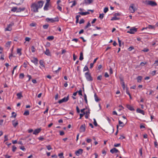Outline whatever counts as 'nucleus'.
I'll return each instance as SVG.
<instances>
[{
    "label": "nucleus",
    "instance_id": "nucleus-38",
    "mask_svg": "<svg viewBox=\"0 0 158 158\" xmlns=\"http://www.w3.org/2000/svg\"><path fill=\"white\" fill-rule=\"evenodd\" d=\"M118 122H119V125H120V126L122 127L124 126V124L122 122H121L120 120H119Z\"/></svg>",
    "mask_w": 158,
    "mask_h": 158
},
{
    "label": "nucleus",
    "instance_id": "nucleus-4",
    "mask_svg": "<svg viewBox=\"0 0 158 158\" xmlns=\"http://www.w3.org/2000/svg\"><path fill=\"white\" fill-rule=\"evenodd\" d=\"M85 77L88 81H90L93 80V78L89 72L85 73Z\"/></svg>",
    "mask_w": 158,
    "mask_h": 158
},
{
    "label": "nucleus",
    "instance_id": "nucleus-44",
    "mask_svg": "<svg viewBox=\"0 0 158 158\" xmlns=\"http://www.w3.org/2000/svg\"><path fill=\"white\" fill-rule=\"evenodd\" d=\"M119 107L120 108L118 110L119 111H120L121 110H122L124 109V108L121 105H119Z\"/></svg>",
    "mask_w": 158,
    "mask_h": 158
},
{
    "label": "nucleus",
    "instance_id": "nucleus-10",
    "mask_svg": "<svg viewBox=\"0 0 158 158\" xmlns=\"http://www.w3.org/2000/svg\"><path fill=\"white\" fill-rule=\"evenodd\" d=\"M85 124L81 125L80 127V131L81 132H84L85 130Z\"/></svg>",
    "mask_w": 158,
    "mask_h": 158
},
{
    "label": "nucleus",
    "instance_id": "nucleus-51",
    "mask_svg": "<svg viewBox=\"0 0 158 158\" xmlns=\"http://www.w3.org/2000/svg\"><path fill=\"white\" fill-rule=\"evenodd\" d=\"M154 64L156 66H157L158 65V60H156Z\"/></svg>",
    "mask_w": 158,
    "mask_h": 158
},
{
    "label": "nucleus",
    "instance_id": "nucleus-61",
    "mask_svg": "<svg viewBox=\"0 0 158 158\" xmlns=\"http://www.w3.org/2000/svg\"><path fill=\"white\" fill-rule=\"evenodd\" d=\"M76 110L77 112L78 113H79L80 112L78 106L76 107Z\"/></svg>",
    "mask_w": 158,
    "mask_h": 158
},
{
    "label": "nucleus",
    "instance_id": "nucleus-24",
    "mask_svg": "<svg viewBox=\"0 0 158 158\" xmlns=\"http://www.w3.org/2000/svg\"><path fill=\"white\" fill-rule=\"evenodd\" d=\"M17 8L16 7H12L11 9V11L13 12H17Z\"/></svg>",
    "mask_w": 158,
    "mask_h": 158
},
{
    "label": "nucleus",
    "instance_id": "nucleus-45",
    "mask_svg": "<svg viewBox=\"0 0 158 158\" xmlns=\"http://www.w3.org/2000/svg\"><path fill=\"white\" fill-rule=\"evenodd\" d=\"M104 17V14H101L99 15V18L101 19H102Z\"/></svg>",
    "mask_w": 158,
    "mask_h": 158
},
{
    "label": "nucleus",
    "instance_id": "nucleus-13",
    "mask_svg": "<svg viewBox=\"0 0 158 158\" xmlns=\"http://www.w3.org/2000/svg\"><path fill=\"white\" fill-rule=\"evenodd\" d=\"M110 152L112 153H117V152H119L118 150L115 148H114L110 150Z\"/></svg>",
    "mask_w": 158,
    "mask_h": 158
},
{
    "label": "nucleus",
    "instance_id": "nucleus-41",
    "mask_svg": "<svg viewBox=\"0 0 158 158\" xmlns=\"http://www.w3.org/2000/svg\"><path fill=\"white\" fill-rule=\"evenodd\" d=\"M46 148L48 150H50L52 149V148L50 145H47L46 146Z\"/></svg>",
    "mask_w": 158,
    "mask_h": 158
},
{
    "label": "nucleus",
    "instance_id": "nucleus-37",
    "mask_svg": "<svg viewBox=\"0 0 158 158\" xmlns=\"http://www.w3.org/2000/svg\"><path fill=\"white\" fill-rule=\"evenodd\" d=\"M24 75L23 73H20L19 76V78L20 79H23L24 77Z\"/></svg>",
    "mask_w": 158,
    "mask_h": 158
},
{
    "label": "nucleus",
    "instance_id": "nucleus-58",
    "mask_svg": "<svg viewBox=\"0 0 158 158\" xmlns=\"http://www.w3.org/2000/svg\"><path fill=\"white\" fill-rule=\"evenodd\" d=\"M20 149L23 151L26 150V149L24 146H22L20 147Z\"/></svg>",
    "mask_w": 158,
    "mask_h": 158
},
{
    "label": "nucleus",
    "instance_id": "nucleus-63",
    "mask_svg": "<svg viewBox=\"0 0 158 158\" xmlns=\"http://www.w3.org/2000/svg\"><path fill=\"white\" fill-rule=\"evenodd\" d=\"M64 132L63 131H60V135H64Z\"/></svg>",
    "mask_w": 158,
    "mask_h": 158
},
{
    "label": "nucleus",
    "instance_id": "nucleus-50",
    "mask_svg": "<svg viewBox=\"0 0 158 158\" xmlns=\"http://www.w3.org/2000/svg\"><path fill=\"white\" fill-rule=\"evenodd\" d=\"M108 10V9L107 7H105L104 9V12L105 13L107 12Z\"/></svg>",
    "mask_w": 158,
    "mask_h": 158
},
{
    "label": "nucleus",
    "instance_id": "nucleus-16",
    "mask_svg": "<svg viewBox=\"0 0 158 158\" xmlns=\"http://www.w3.org/2000/svg\"><path fill=\"white\" fill-rule=\"evenodd\" d=\"M136 112L137 113L141 114L143 115H144L145 113L144 111L143 110H141L139 108H138L136 110Z\"/></svg>",
    "mask_w": 158,
    "mask_h": 158
},
{
    "label": "nucleus",
    "instance_id": "nucleus-18",
    "mask_svg": "<svg viewBox=\"0 0 158 158\" xmlns=\"http://www.w3.org/2000/svg\"><path fill=\"white\" fill-rule=\"evenodd\" d=\"M40 131L41 129H36L34 131L33 134L37 135Z\"/></svg>",
    "mask_w": 158,
    "mask_h": 158
},
{
    "label": "nucleus",
    "instance_id": "nucleus-31",
    "mask_svg": "<svg viewBox=\"0 0 158 158\" xmlns=\"http://www.w3.org/2000/svg\"><path fill=\"white\" fill-rule=\"evenodd\" d=\"M11 43V42L10 41H8L7 42L6 44V46L8 47H9Z\"/></svg>",
    "mask_w": 158,
    "mask_h": 158
},
{
    "label": "nucleus",
    "instance_id": "nucleus-19",
    "mask_svg": "<svg viewBox=\"0 0 158 158\" xmlns=\"http://www.w3.org/2000/svg\"><path fill=\"white\" fill-rule=\"evenodd\" d=\"M78 13L82 15H85L89 14V13L88 11H87L86 12H79Z\"/></svg>",
    "mask_w": 158,
    "mask_h": 158
},
{
    "label": "nucleus",
    "instance_id": "nucleus-59",
    "mask_svg": "<svg viewBox=\"0 0 158 158\" xmlns=\"http://www.w3.org/2000/svg\"><path fill=\"white\" fill-rule=\"evenodd\" d=\"M102 78V76L101 75L97 77V79L98 80H101Z\"/></svg>",
    "mask_w": 158,
    "mask_h": 158
},
{
    "label": "nucleus",
    "instance_id": "nucleus-17",
    "mask_svg": "<svg viewBox=\"0 0 158 158\" xmlns=\"http://www.w3.org/2000/svg\"><path fill=\"white\" fill-rule=\"evenodd\" d=\"M49 2H46V3L45 4L44 8V10H48V7H49Z\"/></svg>",
    "mask_w": 158,
    "mask_h": 158
},
{
    "label": "nucleus",
    "instance_id": "nucleus-46",
    "mask_svg": "<svg viewBox=\"0 0 158 158\" xmlns=\"http://www.w3.org/2000/svg\"><path fill=\"white\" fill-rule=\"evenodd\" d=\"M84 99L85 100V102L87 103V96L85 94L84 95Z\"/></svg>",
    "mask_w": 158,
    "mask_h": 158
},
{
    "label": "nucleus",
    "instance_id": "nucleus-57",
    "mask_svg": "<svg viewBox=\"0 0 158 158\" xmlns=\"http://www.w3.org/2000/svg\"><path fill=\"white\" fill-rule=\"evenodd\" d=\"M92 141V139H86V141L88 143H90Z\"/></svg>",
    "mask_w": 158,
    "mask_h": 158
},
{
    "label": "nucleus",
    "instance_id": "nucleus-60",
    "mask_svg": "<svg viewBox=\"0 0 158 158\" xmlns=\"http://www.w3.org/2000/svg\"><path fill=\"white\" fill-rule=\"evenodd\" d=\"M4 139H5L4 141H7V140H8V138L7 137V136L6 135H5V136H4Z\"/></svg>",
    "mask_w": 158,
    "mask_h": 158
},
{
    "label": "nucleus",
    "instance_id": "nucleus-23",
    "mask_svg": "<svg viewBox=\"0 0 158 158\" xmlns=\"http://www.w3.org/2000/svg\"><path fill=\"white\" fill-rule=\"evenodd\" d=\"M90 112L89 111H86L85 113V118H86L87 119L89 116Z\"/></svg>",
    "mask_w": 158,
    "mask_h": 158
},
{
    "label": "nucleus",
    "instance_id": "nucleus-40",
    "mask_svg": "<svg viewBox=\"0 0 158 158\" xmlns=\"http://www.w3.org/2000/svg\"><path fill=\"white\" fill-rule=\"evenodd\" d=\"M58 156L60 157V158H64L63 154V153H61L58 154Z\"/></svg>",
    "mask_w": 158,
    "mask_h": 158
},
{
    "label": "nucleus",
    "instance_id": "nucleus-34",
    "mask_svg": "<svg viewBox=\"0 0 158 158\" xmlns=\"http://www.w3.org/2000/svg\"><path fill=\"white\" fill-rule=\"evenodd\" d=\"M147 28L153 29L155 28V26L151 25H149L147 27Z\"/></svg>",
    "mask_w": 158,
    "mask_h": 158
},
{
    "label": "nucleus",
    "instance_id": "nucleus-54",
    "mask_svg": "<svg viewBox=\"0 0 158 158\" xmlns=\"http://www.w3.org/2000/svg\"><path fill=\"white\" fill-rule=\"evenodd\" d=\"M84 21H84V19H82L80 20L79 23L80 24H81L84 23Z\"/></svg>",
    "mask_w": 158,
    "mask_h": 158
},
{
    "label": "nucleus",
    "instance_id": "nucleus-35",
    "mask_svg": "<svg viewBox=\"0 0 158 158\" xmlns=\"http://www.w3.org/2000/svg\"><path fill=\"white\" fill-rule=\"evenodd\" d=\"M71 2H73V4H72V6H71V7H72L73 6H75L77 4L76 2L75 1H73L70 2V3H71Z\"/></svg>",
    "mask_w": 158,
    "mask_h": 158
},
{
    "label": "nucleus",
    "instance_id": "nucleus-64",
    "mask_svg": "<svg viewBox=\"0 0 158 158\" xmlns=\"http://www.w3.org/2000/svg\"><path fill=\"white\" fill-rule=\"evenodd\" d=\"M48 107H47L46 109V110L44 112V114H45L47 113H48Z\"/></svg>",
    "mask_w": 158,
    "mask_h": 158
},
{
    "label": "nucleus",
    "instance_id": "nucleus-49",
    "mask_svg": "<svg viewBox=\"0 0 158 158\" xmlns=\"http://www.w3.org/2000/svg\"><path fill=\"white\" fill-rule=\"evenodd\" d=\"M90 26H91V24H90V23L89 22L87 23V25L85 27V28H87L88 27H90Z\"/></svg>",
    "mask_w": 158,
    "mask_h": 158
},
{
    "label": "nucleus",
    "instance_id": "nucleus-11",
    "mask_svg": "<svg viewBox=\"0 0 158 158\" xmlns=\"http://www.w3.org/2000/svg\"><path fill=\"white\" fill-rule=\"evenodd\" d=\"M83 150L81 149H79L75 152V154L77 156H79L83 152Z\"/></svg>",
    "mask_w": 158,
    "mask_h": 158
},
{
    "label": "nucleus",
    "instance_id": "nucleus-42",
    "mask_svg": "<svg viewBox=\"0 0 158 158\" xmlns=\"http://www.w3.org/2000/svg\"><path fill=\"white\" fill-rule=\"evenodd\" d=\"M16 149H17V148L16 147H15V146H12V151L13 152H15L16 150Z\"/></svg>",
    "mask_w": 158,
    "mask_h": 158
},
{
    "label": "nucleus",
    "instance_id": "nucleus-47",
    "mask_svg": "<svg viewBox=\"0 0 158 158\" xmlns=\"http://www.w3.org/2000/svg\"><path fill=\"white\" fill-rule=\"evenodd\" d=\"M48 27V24H45L43 26V27L44 29H47Z\"/></svg>",
    "mask_w": 158,
    "mask_h": 158
},
{
    "label": "nucleus",
    "instance_id": "nucleus-43",
    "mask_svg": "<svg viewBox=\"0 0 158 158\" xmlns=\"http://www.w3.org/2000/svg\"><path fill=\"white\" fill-rule=\"evenodd\" d=\"M31 51L32 52H34L35 51V48L33 46H32L31 47Z\"/></svg>",
    "mask_w": 158,
    "mask_h": 158
},
{
    "label": "nucleus",
    "instance_id": "nucleus-12",
    "mask_svg": "<svg viewBox=\"0 0 158 158\" xmlns=\"http://www.w3.org/2000/svg\"><path fill=\"white\" fill-rule=\"evenodd\" d=\"M93 2V0H84V2L83 4L86 5H89L90 4Z\"/></svg>",
    "mask_w": 158,
    "mask_h": 158
},
{
    "label": "nucleus",
    "instance_id": "nucleus-14",
    "mask_svg": "<svg viewBox=\"0 0 158 158\" xmlns=\"http://www.w3.org/2000/svg\"><path fill=\"white\" fill-rule=\"evenodd\" d=\"M44 53L47 56H51V53L50 52V51L48 48H46V51L44 52Z\"/></svg>",
    "mask_w": 158,
    "mask_h": 158
},
{
    "label": "nucleus",
    "instance_id": "nucleus-39",
    "mask_svg": "<svg viewBox=\"0 0 158 158\" xmlns=\"http://www.w3.org/2000/svg\"><path fill=\"white\" fill-rule=\"evenodd\" d=\"M16 116V114L14 112H13L12 113V117H14V118H15Z\"/></svg>",
    "mask_w": 158,
    "mask_h": 158
},
{
    "label": "nucleus",
    "instance_id": "nucleus-1",
    "mask_svg": "<svg viewBox=\"0 0 158 158\" xmlns=\"http://www.w3.org/2000/svg\"><path fill=\"white\" fill-rule=\"evenodd\" d=\"M44 3V2L42 1L34 3L31 6V10L34 12H38V9L42 7Z\"/></svg>",
    "mask_w": 158,
    "mask_h": 158
},
{
    "label": "nucleus",
    "instance_id": "nucleus-48",
    "mask_svg": "<svg viewBox=\"0 0 158 158\" xmlns=\"http://www.w3.org/2000/svg\"><path fill=\"white\" fill-rule=\"evenodd\" d=\"M31 40V38L28 37H26L25 38V40L26 41L29 42Z\"/></svg>",
    "mask_w": 158,
    "mask_h": 158
},
{
    "label": "nucleus",
    "instance_id": "nucleus-62",
    "mask_svg": "<svg viewBox=\"0 0 158 158\" xmlns=\"http://www.w3.org/2000/svg\"><path fill=\"white\" fill-rule=\"evenodd\" d=\"M156 73V71L154 70L151 73V74L152 75L154 76L155 75V74Z\"/></svg>",
    "mask_w": 158,
    "mask_h": 158
},
{
    "label": "nucleus",
    "instance_id": "nucleus-8",
    "mask_svg": "<svg viewBox=\"0 0 158 158\" xmlns=\"http://www.w3.org/2000/svg\"><path fill=\"white\" fill-rule=\"evenodd\" d=\"M69 99V96H67V97H64V98H62V99L58 101V103H61L63 102H65L67 101Z\"/></svg>",
    "mask_w": 158,
    "mask_h": 158
},
{
    "label": "nucleus",
    "instance_id": "nucleus-53",
    "mask_svg": "<svg viewBox=\"0 0 158 158\" xmlns=\"http://www.w3.org/2000/svg\"><path fill=\"white\" fill-rule=\"evenodd\" d=\"M94 125L95 126H97L98 125V124L97 123V122H96L95 119V118H94Z\"/></svg>",
    "mask_w": 158,
    "mask_h": 158
},
{
    "label": "nucleus",
    "instance_id": "nucleus-22",
    "mask_svg": "<svg viewBox=\"0 0 158 158\" xmlns=\"http://www.w3.org/2000/svg\"><path fill=\"white\" fill-rule=\"evenodd\" d=\"M25 9V8H19V9H17V12H20L21 11H23Z\"/></svg>",
    "mask_w": 158,
    "mask_h": 158
},
{
    "label": "nucleus",
    "instance_id": "nucleus-28",
    "mask_svg": "<svg viewBox=\"0 0 158 158\" xmlns=\"http://www.w3.org/2000/svg\"><path fill=\"white\" fill-rule=\"evenodd\" d=\"M119 18L117 17L116 16H115L112 18L111 19V20H116L119 19Z\"/></svg>",
    "mask_w": 158,
    "mask_h": 158
},
{
    "label": "nucleus",
    "instance_id": "nucleus-33",
    "mask_svg": "<svg viewBox=\"0 0 158 158\" xmlns=\"http://www.w3.org/2000/svg\"><path fill=\"white\" fill-rule=\"evenodd\" d=\"M81 16L80 15H78L76 16V23H77L79 21V19L80 17Z\"/></svg>",
    "mask_w": 158,
    "mask_h": 158
},
{
    "label": "nucleus",
    "instance_id": "nucleus-9",
    "mask_svg": "<svg viewBox=\"0 0 158 158\" xmlns=\"http://www.w3.org/2000/svg\"><path fill=\"white\" fill-rule=\"evenodd\" d=\"M12 123L13 126L15 128L19 124L18 121L16 119L12 121Z\"/></svg>",
    "mask_w": 158,
    "mask_h": 158
},
{
    "label": "nucleus",
    "instance_id": "nucleus-2",
    "mask_svg": "<svg viewBox=\"0 0 158 158\" xmlns=\"http://www.w3.org/2000/svg\"><path fill=\"white\" fill-rule=\"evenodd\" d=\"M144 3L146 5H149L152 6H155L157 5V4L156 2L151 0H146Z\"/></svg>",
    "mask_w": 158,
    "mask_h": 158
},
{
    "label": "nucleus",
    "instance_id": "nucleus-52",
    "mask_svg": "<svg viewBox=\"0 0 158 158\" xmlns=\"http://www.w3.org/2000/svg\"><path fill=\"white\" fill-rule=\"evenodd\" d=\"M147 63L146 62H142L140 64V65L141 66H144V65L145 64H146Z\"/></svg>",
    "mask_w": 158,
    "mask_h": 158
},
{
    "label": "nucleus",
    "instance_id": "nucleus-6",
    "mask_svg": "<svg viewBox=\"0 0 158 158\" xmlns=\"http://www.w3.org/2000/svg\"><path fill=\"white\" fill-rule=\"evenodd\" d=\"M14 23H11L8 25L7 27L5 28V31H11L12 30V27Z\"/></svg>",
    "mask_w": 158,
    "mask_h": 158
},
{
    "label": "nucleus",
    "instance_id": "nucleus-15",
    "mask_svg": "<svg viewBox=\"0 0 158 158\" xmlns=\"http://www.w3.org/2000/svg\"><path fill=\"white\" fill-rule=\"evenodd\" d=\"M126 107L130 110H131V111H134L135 110V109L133 107L130 105L127 104L126 105Z\"/></svg>",
    "mask_w": 158,
    "mask_h": 158
},
{
    "label": "nucleus",
    "instance_id": "nucleus-55",
    "mask_svg": "<svg viewBox=\"0 0 158 158\" xmlns=\"http://www.w3.org/2000/svg\"><path fill=\"white\" fill-rule=\"evenodd\" d=\"M149 51V50L147 48H144L143 50H142V51L145 52H148Z\"/></svg>",
    "mask_w": 158,
    "mask_h": 158
},
{
    "label": "nucleus",
    "instance_id": "nucleus-3",
    "mask_svg": "<svg viewBox=\"0 0 158 158\" xmlns=\"http://www.w3.org/2000/svg\"><path fill=\"white\" fill-rule=\"evenodd\" d=\"M46 21L48 22H50L52 23H55L59 21L58 18L57 17L54 18H47L46 19Z\"/></svg>",
    "mask_w": 158,
    "mask_h": 158
},
{
    "label": "nucleus",
    "instance_id": "nucleus-7",
    "mask_svg": "<svg viewBox=\"0 0 158 158\" xmlns=\"http://www.w3.org/2000/svg\"><path fill=\"white\" fill-rule=\"evenodd\" d=\"M137 31V28L135 27H133L131 28L129 31H128L127 32V33H129L131 34H133L135 33Z\"/></svg>",
    "mask_w": 158,
    "mask_h": 158
},
{
    "label": "nucleus",
    "instance_id": "nucleus-25",
    "mask_svg": "<svg viewBox=\"0 0 158 158\" xmlns=\"http://www.w3.org/2000/svg\"><path fill=\"white\" fill-rule=\"evenodd\" d=\"M54 39V37L53 36H48L47 38V39L49 40V41H51V40H53Z\"/></svg>",
    "mask_w": 158,
    "mask_h": 158
},
{
    "label": "nucleus",
    "instance_id": "nucleus-20",
    "mask_svg": "<svg viewBox=\"0 0 158 158\" xmlns=\"http://www.w3.org/2000/svg\"><path fill=\"white\" fill-rule=\"evenodd\" d=\"M94 98L95 101L97 102H98L100 100V99L98 98L96 94H94Z\"/></svg>",
    "mask_w": 158,
    "mask_h": 158
},
{
    "label": "nucleus",
    "instance_id": "nucleus-27",
    "mask_svg": "<svg viewBox=\"0 0 158 158\" xmlns=\"http://www.w3.org/2000/svg\"><path fill=\"white\" fill-rule=\"evenodd\" d=\"M17 96L18 99H20L21 97H23L21 93H17Z\"/></svg>",
    "mask_w": 158,
    "mask_h": 158
},
{
    "label": "nucleus",
    "instance_id": "nucleus-5",
    "mask_svg": "<svg viewBox=\"0 0 158 158\" xmlns=\"http://www.w3.org/2000/svg\"><path fill=\"white\" fill-rule=\"evenodd\" d=\"M129 10L130 12L134 13L135 11V9L134 7V5L133 4H131L130 6Z\"/></svg>",
    "mask_w": 158,
    "mask_h": 158
},
{
    "label": "nucleus",
    "instance_id": "nucleus-36",
    "mask_svg": "<svg viewBox=\"0 0 158 158\" xmlns=\"http://www.w3.org/2000/svg\"><path fill=\"white\" fill-rule=\"evenodd\" d=\"M29 114V112L28 110L25 111L23 113V115L26 116L28 115Z\"/></svg>",
    "mask_w": 158,
    "mask_h": 158
},
{
    "label": "nucleus",
    "instance_id": "nucleus-32",
    "mask_svg": "<svg viewBox=\"0 0 158 158\" xmlns=\"http://www.w3.org/2000/svg\"><path fill=\"white\" fill-rule=\"evenodd\" d=\"M86 71H89V69L87 65H85L83 69V72H85Z\"/></svg>",
    "mask_w": 158,
    "mask_h": 158
},
{
    "label": "nucleus",
    "instance_id": "nucleus-29",
    "mask_svg": "<svg viewBox=\"0 0 158 158\" xmlns=\"http://www.w3.org/2000/svg\"><path fill=\"white\" fill-rule=\"evenodd\" d=\"M83 59V53L82 52H81L80 54L79 60H82Z\"/></svg>",
    "mask_w": 158,
    "mask_h": 158
},
{
    "label": "nucleus",
    "instance_id": "nucleus-26",
    "mask_svg": "<svg viewBox=\"0 0 158 158\" xmlns=\"http://www.w3.org/2000/svg\"><path fill=\"white\" fill-rule=\"evenodd\" d=\"M38 60L36 58H34L33 59V60H31V61L34 63L35 64H37L38 63Z\"/></svg>",
    "mask_w": 158,
    "mask_h": 158
},
{
    "label": "nucleus",
    "instance_id": "nucleus-21",
    "mask_svg": "<svg viewBox=\"0 0 158 158\" xmlns=\"http://www.w3.org/2000/svg\"><path fill=\"white\" fill-rule=\"evenodd\" d=\"M21 50L22 49L21 48H18L17 49V52L19 56H20L22 55Z\"/></svg>",
    "mask_w": 158,
    "mask_h": 158
},
{
    "label": "nucleus",
    "instance_id": "nucleus-56",
    "mask_svg": "<svg viewBox=\"0 0 158 158\" xmlns=\"http://www.w3.org/2000/svg\"><path fill=\"white\" fill-rule=\"evenodd\" d=\"M57 9L59 10L60 11H62V8L59 5H58L57 7Z\"/></svg>",
    "mask_w": 158,
    "mask_h": 158
},
{
    "label": "nucleus",
    "instance_id": "nucleus-30",
    "mask_svg": "<svg viewBox=\"0 0 158 158\" xmlns=\"http://www.w3.org/2000/svg\"><path fill=\"white\" fill-rule=\"evenodd\" d=\"M142 79V77L141 76H138L137 78V80L138 82H140L141 81Z\"/></svg>",
    "mask_w": 158,
    "mask_h": 158
}]
</instances>
